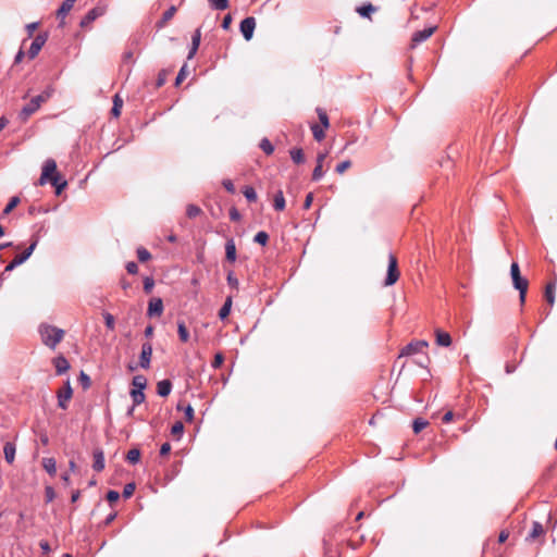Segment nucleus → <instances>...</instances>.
Here are the masks:
<instances>
[{"label": "nucleus", "instance_id": "1", "mask_svg": "<svg viewBox=\"0 0 557 557\" xmlns=\"http://www.w3.org/2000/svg\"><path fill=\"white\" fill-rule=\"evenodd\" d=\"M47 183H50L55 188L57 195H60L67 186V182L57 172V163L53 159H47L42 166L39 185Z\"/></svg>", "mask_w": 557, "mask_h": 557}, {"label": "nucleus", "instance_id": "2", "mask_svg": "<svg viewBox=\"0 0 557 557\" xmlns=\"http://www.w3.org/2000/svg\"><path fill=\"white\" fill-rule=\"evenodd\" d=\"M54 94L52 86H47L39 95L33 97L20 111L18 119L26 122L35 112L39 110L42 103L47 102Z\"/></svg>", "mask_w": 557, "mask_h": 557}, {"label": "nucleus", "instance_id": "3", "mask_svg": "<svg viewBox=\"0 0 557 557\" xmlns=\"http://www.w3.org/2000/svg\"><path fill=\"white\" fill-rule=\"evenodd\" d=\"M510 277L512 286L519 292L520 305L523 306L525 302L527 292L529 287V281L521 275L520 267L518 262H512L510 265Z\"/></svg>", "mask_w": 557, "mask_h": 557}, {"label": "nucleus", "instance_id": "4", "mask_svg": "<svg viewBox=\"0 0 557 557\" xmlns=\"http://www.w3.org/2000/svg\"><path fill=\"white\" fill-rule=\"evenodd\" d=\"M39 334L42 343L49 348L54 349L55 346L62 341L64 331L49 324H41L39 326Z\"/></svg>", "mask_w": 557, "mask_h": 557}, {"label": "nucleus", "instance_id": "5", "mask_svg": "<svg viewBox=\"0 0 557 557\" xmlns=\"http://www.w3.org/2000/svg\"><path fill=\"white\" fill-rule=\"evenodd\" d=\"M38 244L37 239H34L33 243L26 248L21 255H17L5 268L1 274V277L4 278L5 274L13 271L16 267L24 263L34 252L36 246Z\"/></svg>", "mask_w": 557, "mask_h": 557}, {"label": "nucleus", "instance_id": "6", "mask_svg": "<svg viewBox=\"0 0 557 557\" xmlns=\"http://www.w3.org/2000/svg\"><path fill=\"white\" fill-rule=\"evenodd\" d=\"M399 278V271H398V263L397 258L393 255H388V267H387V273L384 281L385 286H392L394 285Z\"/></svg>", "mask_w": 557, "mask_h": 557}, {"label": "nucleus", "instance_id": "7", "mask_svg": "<svg viewBox=\"0 0 557 557\" xmlns=\"http://www.w3.org/2000/svg\"><path fill=\"white\" fill-rule=\"evenodd\" d=\"M429 346L426 341H414L407 344L400 351L399 357L412 356L422 352Z\"/></svg>", "mask_w": 557, "mask_h": 557}, {"label": "nucleus", "instance_id": "8", "mask_svg": "<svg viewBox=\"0 0 557 557\" xmlns=\"http://www.w3.org/2000/svg\"><path fill=\"white\" fill-rule=\"evenodd\" d=\"M256 28V18L253 16L245 17L239 24V30L245 40H250Z\"/></svg>", "mask_w": 557, "mask_h": 557}, {"label": "nucleus", "instance_id": "9", "mask_svg": "<svg viewBox=\"0 0 557 557\" xmlns=\"http://www.w3.org/2000/svg\"><path fill=\"white\" fill-rule=\"evenodd\" d=\"M47 38H48L47 34H38L34 38V40L32 41L30 47H29V49L27 51V54H28L29 59H35L38 55L39 51L41 50V48L46 44Z\"/></svg>", "mask_w": 557, "mask_h": 557}, {"label": "nucleus", "instance_id": "10", "mask_svg": "<svg viewBox=\"0 0 557 557\" xmlns=\"http://www.w3.org/2000/svg\"><path fill=\"white\" fill-rule=\"evenodd\" d=\"M152 356V345L146 342L141 345V351L139 355V366L143 369H149Z\"/></svg>", "mask_w": 557, "mask_h": 557}, {"label": "nucleus", "instance_id": "11", "mask_svg": "<svg viewBox=\"0 0 557 557\" xmlns=\"http://www.w3.org/2000/svg\"><path fill=\"white\" fill-rule=\"evenodd\" d=\"M435 30H436V26H431V27H428L422 30H418V32L413 33L412 38H411V47L414 48L417 45L429 39L434 34Z\"/></svg>", "mask_w": 557, "mask_h": 557}, {"label": "nucleus", "instance_id": "12", "mask_svg": "<svg viewBox=\"0 0 557 557\" xmlns=\"http://www.w3.org/2000/svg\"><path fill=\"white\" fill-rule=\"evenodd\" d=\"M72 395H73V389L71 387L70 381L67 380L65 385H64V389L58 392V394H57L58 406L60 408H62V409H66L67 408V403L71 399Z\"/></svg>", "mask_w": 557, "mask_h": 557}, {"label": "nucleus", "instance_id": "13", "mask_svg": "<svg viewBox=\"0 0 557 557\" xmlns=\"http://www.w3.org/2000/svg\"><path fill=\"white\" fill-rule=\"evenodd\" d=\"M163 308L161 298H151L148 305L147 315L149 318L160 317L163 313Z\"/></svg>", "mask_w": 557, "mask_h": 557}, {"label": "nucleus", "instance_id": "14", "mask_svg": "<svg viewBox=\"0 0 557 557\" xmlns=\"http://www.w3.org/2000/svg\"><path fill=\"white\" fill-rule=\"evenodd\" d=\"M103 13H104V9L103 8H100V7L92 8L82 18L81 26L82 27L87 26L88 24L94 22L96 18H98L99 16L103 15Z\"/></svg>", "mask_w": 557, "mask_h": 557}, {"label": "nucleus", "instance_id": "15", "mask_svg": "<svg viewBox=\"0 0 557 557\" xmlns=\"http://www.w3.org/2000/svg\"><path fill=\"white\" fill-rule=\"evenodd\" d=\"M94 463L92 469L97 472H100L104 469V454L101 448H97L94 450Z\"/></svg>", "mask_w": 557, "mask_h": 557}, {"label": "nucleus", "instance_id": "16", "mask_svg": "<svg viewBox=\"0 0 557 557\" xmlns=\"http://www.w3.org/2000/svg\"><path fill=\"white\" fill-rule=\"evenodd\" d=\"M225 259L232 263L236 261V245L233 237L225 243Z\"/></svg>", "mask_w": 557, "mask_h": 557}, {"label": "nucleus", "instance_id": "17", "mask_svg": "<svg viewBox=\"0 0 557 557\" xmlns=\"http://www.w3.org/2000/svg\"><path fill=\"white\" fill-rule=\"evenodd\" d=\"M435 341L438 346L449 347L451 345V336L449 333L440 329L435 330Z\"/></svg>", "mask_w": 557, "mask_h": 557}, {"label": "nucleus", "instance_id": "18", "mask_svg": "<svg viewBox=\"0 0 557 557\" xmlns=\"http://www.w3.org/2000/svg\"><path fill=\"white\" fill-rule=\"evenodd\" d=\"M172 382L168 379L159 381L157 384V394L161 397H166L171 394Z\"/></svg>", "mask_w": 557, "mask_h": 557}, {"label": "nucleus", "instance_id": "19", "mask_svg": "<svg viewBox=\"0 0 557 557\" xmlns=\"http://www.w3.org/2000/svg\"><path fill=\"white\" fill-rule=\"evenodd\" d=\"M200 40H201V32H200V28H197L191 36V47L188 52V57H187L188 59H193L194 55L196 54V52L199 48V45H200Z\"/></svg>", "mask_w": 557, "mask_h": 557}, {"label": "nucleus", "instance_id": "20", "mask_svg": "<svg viewBox=\"0 0 557 557\" xmlns=\"http://www.w3.org/2000/svg\"><path fill=\"white\" fill-rule=\"evenodd\" d=\"M16 446L12 442H7L3 447L4 459L9 465H12L15 459Z\"/></svg>", "mask_w": 557, "mask_h": 557}, {"label": "nucleus", "instance_id": "21", "mask_svg": "<svg viewBox=\"0 0 557 557\" xmlns=\"http://www.w3.org/2000/svg\"><path fill=\"white\" fill-rule=\"evenodd\" d=\"M53 363L55 367V372L59 375L65 373L70 369V363H69L67 359L63 356H59V357L54 358Z\"/></svg>", "mask_w": 557, "mask_h": 557}, {"label": "nucleus", "instance_id": "22", "mask_svg": "<svg viewBox=\"0 0 557 557\" xmlns=\"http://www.w3.org/2000/svg\"><path fill=\"white\" fill-rule=\"evenodd\" d=\"M555 293H556V282L555 281L548 282L545 286L544 296H545L546 301L550 306H553L555 304Z\"/></svg>", "mask_w": 557, "mask_h": 557}, {"label": "nucleus", "instance_id": "23", "mask_svg": "<svg viewBox=\"0 0 557 557\" xmlns=\"http://www.w3.org/2000/svg\"><path fill=\"white\" fill-rule=\"evenodd\" d=\"M75 1L76 0H64L62 2V4L60 5V8L58 9V12H57L58 17H60V18L65 17L69 14V12L72 10V8L74 7Z\"/></svg>", "mask_w": 557, "mask_h": 557}, {"label": "nucleus", "instance_id": "24", "mask_svg": "<svg viewBox=\"0 0 557 557\" xmlns=\"http://www.w3.org/2000/svg\"><path fill=\"white\" fill-rule=\"evenodd\" d=\"M41 463H42L44 469L51 476L55 475V473H57V461H55L54 458H52V457L44 458Z\"/></svg>", "mask_w": 557, "mask_h": 557}, {"label": "nucleus", "instance_id": "25", "mask_svg": "<svg viewBox=\"0 0 557 557\" xmlns=\"http://www.w3.org/2000/svg\"><path fill=\"white\" fill-rule=\"evenodd\" d=\"M129 395L134 406H139L145 401L146 398L144 391H140L139 388H132Z\"/></svg>", "mask_w": 557, "mask_h": 557}, {"label": "nucleus", "instance_id": "26", "mask_svg": "<svg viewBox=\"0 0 557 557\" xmlns=\"http://www.w3.org/2000/svg\"><path fill=\"white\" fill-rule=\"evenodd\" d=\"M231 308H232V297H231V296H228V297L225 299V301H224L223 306H222V307L220 308V310H219V318H220L221 320L226 319V318L228 317L230 312H231Z\"/></svg>", "mask_w": 557, "mask_h": 557}, {"label": "nucleus", "instance_id": "27", "mask_svg": "<svg viewBox=\"0 0 557 557\" xmlns=\"http://www.w3.org/2000/svg\"><path fill=\"white\" fill-rule=\"evenodd\" d=\"M273 207L276 211H282L285 209V198L282 190H278L274 195Z\"/></svg>", "mask_w": 557, "mask_h": 557}, {"label": "nucleus", "instance_id": "28", "mask_svg": "<svg viewBox=\"0 0 557 557\" xmlns=\"http://www.w3.org/2000/svg\"><path fill=\"white\" fill-rule=\"evenodd\" d=\"M289 154L293 162H295L296 164H301L305 162V154L301 148L290 149Z\"/></svg>", "mask_w": 557, "mask_h": 557}, {"label": "nucleus", "instance_id": "29", "mask_svg": "<svg viewBox=\"0 0 557 557\" xmlns=\"http://www.w3.org/2000/svg\"><path fill=\"white\" fill-rule=\"evenodd\" d=\"M177 333L181 342L187 343L189 341V332L184 323V321L177 322Z\"/></svg>", "mask_w": 557, "mask_h": 557}, {"label": "nucleus", "instance_id": "30", "mask_svg": "<svg viewBox=\"0 0 557 557\" xmlns=\"http://www.w3.org/2000/svg\"><path fill=\"white\" fill-rule=\"evenodd\" d=\"M376 10H377L376 7H374L371 3H368V4H363V5L359 7L357 9V12L360 14V16L369 18L371 16V13L375 12Z\"/></svg>", "mask_w": 557, "mask_h": 557}, {"label": "nucleus", "instance_id": "31", "mask_svg": "<svg viewBox=\"0 0 557 557\" xmlns=\"http://www.w3.org/2000/svg\"><path fill=\"white\" fill-rule=\"evenodd\" d=\"M544 533V528L542 525V523L537 522V521H534L532 523V529H531V532L528 536V540H535L536 537H539L541 534Z\"/></svg>", "mask_w": 557, "mask_h": 557}, {"label": "nucleus", "instance_id": "32", "mask_svg": "<svg viewBox=\"0 0 557 557\" xmlns=\"http://www.w3.org/2000/svg\"><path fill=\"white\" fill-rule=\"evenodd\" d=\"M209 5L212 10L223 11L228 8V0H208Z\"/></svg>", "mask_w": 557, "mask_h": 557}, {"label": "nucleus", "instance_id": "33", "mask_svg": "<svg viewBox=\"0 0 557 557\" xmlns=\"http://www.w3.org/2000/svg\"><path fill=\"white\" fill-rule=\"evenodd\" d=\"M133 388H139L140 391H144L147 386V379L139 374L135 375L132 381Z\"/></svg>", "mask_w": 557, "mask_h": 557}, {"label": "nucleus", "instance_id": "34", "mask_svg": "<svg viewBox=\"0 0 557 557\" xmlns=\"http://www.w3.org/2000/svg\"><path fill=\"white\" fill-rule=\"evenodd\" d=\"M140 459V450L138 448H132L126 454V460L136 465Z\"/></svg>", "mask_w": 557, "mask_h": 557}, {"label": "nucleus", "instance_id": "35", "mask_svg": "<svg viewBox=\"0 0 557 557\" xmlns=\"http://www.w3.org/2000/svg\"><path fill=\"white\" fill-rule=\"evenodd\" d=\"M243 195L249 202H256L258 199L257 193L252 186H245Z\"/></svg>", "mask_w": 557, "mask_h": 557}, {"label": "nucleus", "instance_id": "36", "mask_svg": "<svg viewBox=\"0 0 557 557\" xmlns=\"http://www.w3.org/2000/svg\"><path fill=\"white\" fill-rule=\"evenodd\" d=\"M429 422L422 418H417L412 422V430L416 434L420 433L428 426Z\"/></svg>", "mask_w": 557, "mask_h": 557}, {"label": "nucleus", "instance_id": "37", "mask_svg": "<svg viewBox=\"0 0 557 557\" xmlns=\"http://www.w3.org/2000/svg\"><path fill=\"white\" fill-rule=\"evenodd\" d=\"M259 147L268 156L273 153V151H274V146L272 145V143L268 138H262L260 144H259Z\"/></svg>", "mask_w": 557, "mask_h": 557}, {"label": "nucleus", "instance_id": "38", "mask_svg": "<svg viewBox=\"0 0 557 557\" xmlns=\"http://www.w3.org/2000/svg\"><path fill=\"white\" fill-rule=\"evenodd\" d=\"M201 213H202V210L200 209V207H198L196 205H188L187 208H186V215L189 219L197 218Z\"/></svg>", "mask_w": 557, "mask_h": 557}, {"label": "nucleus", "instance_id": "39", "mask_svg": "<svg viewBox=\"0 0 557 557\" xmlns=\"http://www.w3.org/2000/svg\"><path fill=\"white\" fill-rule=\"evenodd\" d=\"M184 432V425L181 421H176L171 428V434L180 440Z\"/></svg>", "mask_w": 557, "mask_h": 557}, {"label": "nucleus", "instance_id": "40", "mask_svg": "<svg viewBox=\"0 0 557 557\" xmlns=\"http://www.w3.org/2000/svg\"><path fill=\"white\" fill-rule=\"evenodd\" d=\"M18 203L20 198L17 196L12 197L3 209L2 215L9 214Z\"/></svg>", "mask_w": 557, "mask_h": 557}, {"label": "nucleus", "instance_id": "41", "mask_svg": "<svg viewBox=\"0 0 557 557\" xmlns=\"http://www.w3.org/2000/svg\"><path fill=\"white\" fill-rule=\"evenodd\" d=\"M253 242L261 245V246H265L269 242V235L267 232L264 231H260L258 232L256 235H255V238H253Z\"/></svg>", "mask_w": 557, "mask_h": 557}, {"label": "nucleus", "instance_id": "42", "mask_svg": "<svg viewBox=\"0 0 557 557\" xmlns=\"http://www.w3.org/2000/svg\"><path fill=\"white\" fill-rule=\"evenodd\" d=\"M136 252L140 262H146L151 259V253L144 247H138Z\"/></svg>", "mask_w": 557, "mask_h": 557}, {"label": "nucleus", "instance_id": "43", "mask_svg": "<svg viewBox=\"0 0 557 557\" xmlns=\"http://www.w3.org/2000/svg\"><path fill=\"white\" fill-rule=\"evenodd\" d=\"M311 131H312L314 139L318 141H321L325 137L323 128L321 126H319L318 124H313L311 126Z\"/></svg>", "mask_w": 557, "mask_h": 557}, {"label": "nucleus", "instance_id": "44", "mask_svg": "<svg viewBox=\"0 0 557 557\" xmlns=\"http://www.w3.org/2000/svg\"><path fill=\"white\" fill-rule=\"evenodd\" d=\"M78 382L82 385L83 389H88L91 385L89 375L86 374L84 371L81 372Z\"/></svg>", "mask_w": 557, "mask_h": 557}, {"label": "nucleus", "instance_id": "45", "mask_svg": "<svg viewBox=\"0 0 557 557\" xmlns=\"http://www.w3.org/2000/svg\"><path fill=\"white\" fill-rule=\"evenodd\" d=\"M103 319H104V324H106V327L110 331H113L114 327H115V320H114V317L109 313V312H106L103 314Z\"/></svg>", "mask_w": 557, "mask_h": 557}, {"label": "nucleus", "instance_id": "46", "mask_svg": "<svg viewBox=\"0 0 557 557\" xmlns=\"http://www.w3.org/2000/svg\"><path fill=\"white\" fill-rule=\"evenodd\" d=\"M317 113H318V117H319L321 124L323 125V127L327 128L330 125V122H329V116H327L326 112L323 109L318 108Z\"/></svg>", "mask_w": 557, "mask_h": 557}, {"label": "nucleus", "instance_id": "47", "mask_svg": "<svg viewBox=\"0 0 557 557\" xmlns=\"http://www.w3.org/2000/svg\"><path fill=\"white\" fill-rule=\"evenodd\" d=\"M176 12V8L174 5L170 7L168 10H165L162 14L161 23L164 24L168 21H170Z\"/></svg>", "mask_w": 557, "mask_h": 557}, {"label": "nucleus", "instance_id": "48", "mask_svg": "<svg viewBox=\"0 0 557 557\" xmlns=\"http://www.w3.org/2000/svg\"><path fill=\"white\" fill-rule=\"evenodd\" d=\"M324 175L323 166L321 164H317L312 172V181L318 182Z\"/></svg>", "mask_w": 557, "mask_h": 557}, {"label": "nucleus", "instance_id": "49", "mask_svg": "<svg viewBox=\"0 0 557 557\" xmlns=\"http://www.w3.org/2000/svg\"><path fill=\"white\" fill-rule=\"evenodd\" d=\"M135 488H136V485L133 482L125 484V486L123 488V493H122L123 497L129 498L134 494Z\"/></svg>", "mask_w": 557, "mask_h": 557}, {"label": "nucleus", "instance_id": "50", "mask_svg": "<svg viewBox=\"0 0 557 557\" xmlns=\"http://www.w3.org/2000/svg\"><path fill=\"white\" fill-rule=\"evenodd\" d=\"M153 286H154L153 278L151 276H146L144 278V290H145V293H147V294L151 293Z\"/></svg>", "mask_w": 557, "mask_h": 557}, {"label": "nucleus", "instance_id": "51", "mask_svg": "<svg viewBox=\"0 0 557 557\" xmlns=\"http://www.w3.org/2000/svg\"><path fill=\"white\" fill-rule=\"evenodd\" d=\"M121 107H122V101L119 99V96H115L114 97V102H113V107H112V114L114 116H119L120 113H121Z\"/></svg>", "mask_w": 557, "mask_h": 557}, {"label": "nucleus", "instance_id": "52", "mask_svg": "<svg viewBox=\"0 0 557 557\" xmlns=\"http://www.w3.org/2000/svg\"><path fill=\"white\" fill-rule=\"evenodd\" d=\"M168 74L169 72L166 70H161L158 74V77H157V86L158 87H161L165 84L166 79H168Z\"/></svg>", "mask_w": 557, "mask_h": 557}, {"label": "nucleus", "instance_id": "53", "mask_svg": "<svg viewBox=\"0 0 557 557\" xmlns=\"http://www.w3.org/2000/svg\"><path fill=\"white\" fill-rule=\"evenodd\" d=\"M226 281L231 287L236 288V289L238 288V285H239L238 278L234 275V273L232 271L228 272Z\"/></svg>", "mask_w": 557, "mask_h": 557}, {"label": "nucleus", "instance_id": "54", "mask_svg": "<svg viewBox=\"0 0 557 557\" xmlns=\"http://www.w3.org/2000/svg\"><path fill=\"white\" fill-rule=\"evenodd\" d=\"M45 498L46 503H51L55 498V492L52 486H46Z\"/></svg>", "mask_w": 557, "mask_h": 557}, {"label": "nucleus", "instance_id": "55", "mask_svg": "<svg viewBox=\"0 0 557 557\" xmlns=\"http://www.w3.org/2000/svg\"><path fill=\"white\" fill-rule=\"evenodd\" d=\"M186 67H187L186 64H184L181 67L180 72H178V74H177V76L175 78V85L176 86H178L186 78V75H187Z\"/></svg>", "mask_w": 557, "mask_h": 557}, {"label": "nucleus", "instance_id": "56", "mask_svg": "<svg viewBox=\"0 0 557 557\" xmlns=\"http://www.w3.org/2000/svg\"><path fill=\"white\" fill-rule=\"evenodd\" d=\"M224 362V356L221 352L215 354L214 359L212 361V368L219 369Z\"/></svg>", "mask_w": 557, "mask_h": 557}, {"label": "nucleus", "instance_id": "57", "mask_svg": "<svg viewBox=\"0 0 557 557\" xmlns=\"http://www.w3.org/2000/svg\"><path fill=\"white\" fill-rule=\"evenodd\" d=\"M350 165H351V162L349 160H345V161L338 163L335 170L338 174H343L347 169L350 168Z\"/></svg>", "mask_w": 557, "mask_h": 557}, {"label": "nucleus", "instance_id": "58", "mask_svg": "<svg viewBox=\"0 0 557 557\" xmlns=\"http://www.w3.org/2000/svg\"><path fill=\"white\" fill-rule=\"evenodd\" d=\"M126 271L127 273L129 274H137L138 273V265L136 262L134 261H129L126 263Z\"/></svg>", "mask_w": 557, "mask_h": 557}, {"label": "nucleus", "instance_id": "59", "mask_svg": "<svg viewBox=\"0 0 557 557\" xmlns=\"http://www.w3.org/2000/svg\"><path fill=\"white\" fill-rule=\"evenodd\" d=\"M120 498V494L119 492L114 491V490H110L108 493H107V499L109 503H114L116 502L117 499Z\"/></svg>", "mask_w": 557, "mask_h": 557}, {"label": "nucleus", "instance_id": "60", "mask_svg": "<svg viewBox=\"0 0 557 557\" xmlns=\"http://www.w3.org/2000/svg\"><path fill=\"white\" fill-rule=\"evenodd\" d=\"M222 185H223V187H224L228 193H231V194H234V193H235V186H234V183H233L231 180H228V178L223 180Z\"/></svg>", "mask_w": 557, "mask_h": 557}, {"label": "nucleus", "instance_id": "61", "mask_svg": "<svg viewBox=\"0 0 557 557\" xmlns=\"http://www.w3.org/2000/svg\"><path fill=\"white\" fill-rule=\"evenodd\" d=\"M231 23H232V16L231 14H226L223 20H222V24H221V27L224 29V30H227L231 26Z\"/></svg>", "mask_w": 557, "mask_h": 557}, {"label": "nucleus", "instance_id": "62", "mask_svg": "<svg viewBox=\"0 0 557 557\" xmlns=\"http://www.w3.org/2000/svg\"><path fill=\"white\" fill-rule=\"evenodd\" d=\"M230 219L234 222H237L240 220V213L236 208H231L230 210Z\"/></svg>", "mask_w": 557, "mask_h": 557}, {"label": "nucleus", "instance_id": "63", "mask_svg": "<svg viewBox=\"0 0 557 557\" xmlns=\"http://www.w3.org/2000/svg\"><path fill=\"white\" fill-rule=\"evenodd\" d=\"M312 201H313V194L312 193H309L306 198H305V202H304V209L308 210L311 205H312Z\"/></svg>", "mask_w": 557, "mask_h": 557}, {"label": "nucleus", "instance_id": "64", "mask_svg": "<svg viewBox=\"0 0 557 557\" xmlns=\"http://www.w3.org/2000/svg\"><path fill=\"white\" fill-rule=\"evenodd\" d=\"M171 451V445L170 443H163L160 447V455L166 456Z\"/></svg>", "mask_w": 557, "mask_h": 557}]
</instances>
